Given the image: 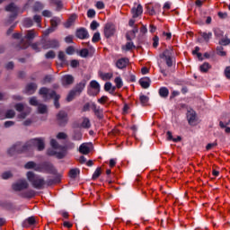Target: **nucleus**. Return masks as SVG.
Here are the masks:
<instances>
[{
	"label": "nucleus",
	"mask_w": 230,
	"mask_h": 230,
	"mask_svg": "<svg viewBox=\"0 0 230 230\" xmlns=\"http://www.w3.org/2000/svg\"><path fill=\"white\" fill-rule=\"evenodd\" d=\"M199 69H200L201 73H208V71H209V69H211V65H209V63H204L203 65H201L199 66Z\"/></svg>",
	"instance_id": "nucleus-36"
},
{
	"label": "nucleus",
	"mask_w": 230,
	"mask_h": 230,
	"mask_svg": "<svg viewBox=\"0 0 230 230\" xmlns=\"http://www.w3.org/2000/svg\"><path fill=\"white\" fill-rule=\"evenodd\" d=\"M87 108L93 110L94 115L96 116V118H98V119H103V109L98 108V106H96V103L88 102Z\"/></svg>",
	"instance_id": "nucleus-10"
},
{
	"label": "nucleus",
	"mask_w": 230,
	"mask_h": 230,
	"mask_svg": "<svg viewBox=\"0 0 230 230\" xmlns=\"http://www.w3.org/2000/svg\"><path fill=\"white\" fill-rule=\"evenodd\" d=\"M29 145L31 150V148L36 146L40 152H42V150L46 148V145L44 144V138H32L29 140Z\"/></svg>",
	"instance_id": "nucleus-7"
},
{
	"label": "nucleus",
	"mask_w": 230,
	"mask_h": 230,
	"mask_svg": "<svg viewBox=\"0 0 230 230\" xmlns=\"http://www.w3.org/2000/svg\"><path fill=\"white\" fill-rule=\"evenodd\" d=\"M151 82L150 77H143L139 80V84L143 89H148Z\"/></svg>",
	"instance_id": "nucleus-23"
},
{
	"label": "nucleus",
	"mask_w": 230,
	"mask_h": 230,
	"mask_svg": "<svg viewBox=\"0 0 230 230\" xmlns=\"http://www.w3.org/2000/svg\"><path fill=\"white\" fill-rule=\"evenodd\" d=\"M170 94V91L166 87H161L159 89V95L161 98H168V95Z\"/></svg>",
	"instance_id": "nucleus-32"
},
{
	"label": "nucleus",
	"mask_w": 230,
	"mask_h": 230,
	"mask_svg": "<svg viewBox=\"0 0 230 230\" xmlns=\"http://www.w3.org/2000/svg\"><path fill=\"white\" fill-rule=\"evenodd\" d=\"M225 76L227 80H230V66H226L225 69Z\"/></svg>",
	"instance_id": "nucleus-64"
},
{
	"label": "nucleus",
	"mask_w": 230,
	"mask_h": 230,
	"mask_svg": "<svg viewBox=\"0 0 230 230\" xmlns=\"http://www.w3.org/2000/svg\"><path fill=\"white\" fill-rule=\"evenodd\" d=\"M35 217H30L29 218L23 221L22 227H30V226H35Z\"/></svg>",
	"instance_id": "nucleus-24"
},
{
	"label": "nucleus",
	"mask_w": 230,
	"mask_h": 230,
	"mask_svg": "<svg viewBox=\"0 0 230 230\" xmlns=\"http://www.w3.org/2000/svg\"><path fill=\"white\" fill-rule=\"evenodd\" d=\"M129 60L127 58H121L116 62V66L118 69H125L128 64Z\"/></svg>",
	"instance_id": "nucleus-20"
},
{
	"label": "nucleus",
	"mask_w": 230,
	"mask_h": 230,
	"mask_svg": "<svg viewBox=\"0 0 230 230\" xmlns=\"http://www.w3.org/2000/svg\"><path fill=\"white\" fill-rule=\"evenodd\" d=\"M96 16V11L94 9H90L87 11V17H90V19H93V17Z\"/></svg>",
	"instance_id": "nucleus-60"
},
{
	"label": "nucleus",
	"mask_w": 230,
	"mask_h": 230,
	"mask_svg": "<svg viewBox=\"0 0 230 230\" xmlns=\"http://www.w3.org/2000/svg\"><path fill=\"white\" fill-rule=\"evenodd\" d=\"M28 46H30V43L25 41L24 39H22L20 43H18L15 48L16 49H28Z\"/></svg>",
	"instance_id": "nucleus-29"
},
{
	"label": "nucleus",
	"mask_w": 230,
	"mask_h": 230,
	"mask_svg": "<svg viewBox=\"0 0 230 230\" xmlns=\"http://www.w3.org/2000/svg\"><path fill=\"white\" fill-rule=\"evenodd\" d=\"M131 13L133 15V19H137V17L143 13V5L139 4L137 7H133L131 9Z\"/></svg>",
	"instance_id": "nucleus-18"
},
{
	"label": "nucleus",
	"mask_w": 230,
	"mask_h": 230,
	"mask_svg": "<svg viewBox=\"0 0 230 230\" xmlns=\"http://www.w3.org/2000/svg\"><path fill=\"white\" fill-rule=\"evenodd\" d=\"M80 154H84V155H87V144L84 143L79 147Z\"/></svg>",
	"instance_id": "nucleus-45"
},
{
	"label": "nucleus",
	"mask_w": 230,
	"mask_h": 230,
	"mask_svg": "<svg viewBox=\"0 0 230 230\" xmlns=\"http://www.w3.org/2000/svg\"><path fill=\"white\" fill-rule=\"evenodd\" d=\"M61 84L63 87H69V85L75 84V77L71 75H66L62 77Z\"/></svg>",
	"instance_id": "nucleus-17"
},
{
	"label": "nucleus",
	"mask_w": 230,
	"mask_h": 230,
	"mask_svg": "<svg viewBox=\"0 0 230 230\" xmlns=\"http://www.w3.org/2000/svg\"><path fill=\"white\" fill-rule=\"evenodd\" d=\"M67 113L64 111H60L57 114V121L59 127H66L67 125Z\"/></svg>",
	"instance_id": "nucleus-12"
},
{
	"label": "nucleus",
	"mask_w": 230,
	"mask_h": 230,
	"mask_svg": "<svg viewBox=\"0 0 230 230\" xmlns=\"http://www.w3.org/2000/svg\"><path fill=\"white\" fill-rule=\"evenodd\" d=\"M38 112L39 114H47L48 106L46 104H38Z\"/></svg>",
	"instance_id": "nucleus-35"
},
{
	"label": "nucleus",
	"mask_w": 230,
	"mask_h": 230,
	"mask_svg": "<svg viewBox=\"0 0 230 230\" xmlns=\"http://www.w3.org/2000/svg\"><path fill=\"white\" fill-rule=\"evenodd\" d=\"M217 54L219 55V57H226V53L224 51L223 46L217 47Z\"/></svg>",
	"instance_id": "nucleus-48"
},
{
	"label": "nucleus",
	"mask_w": 230,
	"mask_h": 230,
	"mask_svg": "<svg viewBox=\"0 0 230 230\" xmlns=\"http://www.w3.org/2000/svg\"><path fill=\"white\" fill-rule=\"evenodd\" d=\"M35 37H37V31H35V30H31V31H27L24 39H26V40L30 41V40H33V39H35Z\"/></svg>",
	"instance_id": "nucleus-25"
},
{
	"label": "nucleus",
	"mask_w": 230,
	"mask_h": 230,
	"mask_svg": "<svg viewBox=\"0 0 230 230\" xmlns=\"http://www.w3.org/2000/svg\"><path fill=\"white\" fill-rule=\"evenodd\" d=\"M102 80H111L112 78V73H100Z\"/></svg>",
	"instance_id": "nucleus-42"
},
{
	"label": "nucleus",
	"mask_w": 230,
	"mask_h": 230,
	"mask_svg": "<svg viewBox=\"0 0 230 230\" xmlns=\"http://www.w3.org/2000/svg\"><path fill=\"white\" fill-rule=\"evenodd\" d=\"M99 27H100V23H98V22L96 21H93L92 23L90 24V28L91 30H93V31L98 30Z\"/></svg>",
	"instance_id": "nucleus-53"
},
{
	"label": "nucleus",
	"mask_w": 230,
	"mask_h": 230,
	"mask_svg": "<svg viewBox=\"0 0 230 230\" xmlns=\"http://www.w3.org/2000/svg\"><path fill=\"white\" fill-rule=\"evenodd\" d=\"M41 45H42V49H55V48H59L60 43L58 42V40H46L45 39L41 40Z\"/></svg>",
	"instance_id": "nucleus-6"
},
{
	"label": "nucleus",
	"mask_w": 230,
	"mask_h": 230,
	"mask_svg": "<svg viewBox=\"0 0 230 230\" xmlns=\"http://www.w3.org/2000/svg\"><path fill=\"white\" fill-rule=\"evenodd\" d=\"M101 175H102V167H98L93 172L92 179L93 181H96V179H98V177H100Z\"/></svg>",
	"instance_id": "nucleus-41"
},
{
	"label": "nucleus",
	"mask_w": 230,
	"mask_h": 230,
	"mask_svg": "<svg viewBox=\"0 0 230 230\" xmlns=\"http://www.w3.org/2000/svg\"><path fill=\"white\" fill-rule=\"evenodd\" d=\"M47 155L50 156L56 155L58 159H64L66 157V147H63L62 152H57L55 149L49 148L47 150Z\"/></svg>",
	"instance_id": "nucleus-16"
},
{
	"label": "nucleus",
	"mask_w": 230,
	"mask_h": 230,
	"mask_svg": "<svg viewBox=\"0 0 230 230\" xmlns=\"http://www.w3.org/2000/svg\"><path fill=\"white\" fill-rule=\"evenodd\" d=\"M27 179L29 182H31L32 188H35L36 190H42V188H44L46 185V181L44 178L33 172L30 171L27 172Z\"/></svg>",
	"instance_id": "nucleus-1"
},
{
	"label": "nucleus",
	"mask_w": 230,
	"mask_h": 230,
	"mask_svg": "<svg viewBox=\"0 0 230 230\" xmlns=\"http://www.w3.org/2000/svg\"><path fill=\"white\" fill-rule=\"evenodd\" d=\"M77 17L78 16L76 14L73 13L64 23L65 28H71V26L75 24V21H76Z\"/></svg>",
	"instance_id": "nucleus-22"
},
{
	"label": "nucleus",
	"mask_w": 230,
	"mask_h": 230,
	"mask_svg": "<svg viewBox=\"0 0 230 230\" xmlns=\"http://www.w3.org/2000/svg\"><path fill=\"white\" fill-rule=\"evenodd\" d=\"M136 49V45H134V42H127L125 47H122V49H125V51H130V49Z\"/></svg>",
	"instance_id": "nucleus-40"
},
{
	"label": "nucleus",
	"mask_w": 230,
	"mask_h": 230,
	"mask_svg": "<svg viewBox=\"0 0 230 230\" xmlns=\"http://www.w3.org/2000/svg\"><path fill=\"white\" fill-rule=\"evenodd\" d=\"M12 118H15V111L13 110H8L4 116L0 117V119H12Z\"/></svg>",
	"instance_id": "nucleus-28"
},
{
	"label": "nucleus",
	"mask_w": 230,
	"mask_h": 230,
	"mask_svg": "<svg viewBox=\"0 0 230 230\" xmlns=\"http://www.w3.org/2000/svg\"><path fill=\"white\" fill-rule=\"evenodd\" d=\"M58 24H60V19L54 17L53 19L50 20V30H53V31H55V30H57V28H58Z\"/></svg>",
	"instance_id": "nucleus-26"
},
{
	"label": "nucleus",
	"mask_w": 230,
	"mask_h": 230,
	"mask_svg": "<svg viewBox=\"0 0 230 230\" xmlns=\"http://www.w3.org/2000/svg\"><path fill=\"white\" fill-rule=\"evenodd\" d=\"M50 145L55 150L62 149V151H64V147L60 146V145H58V142H57L55 139H51Z\"/></svg>",
	"instance_id": "nucleus-38"
},
{
	"label": "nucleus",
	"mask_w": 230,
	"mask_h": 230,
	"mask_svg": "<svg viewBox=\"0 0 230 230\" xmlns=\"http://www.w3.org/2000/svg\"><path fill=\"white\" fill-rule=\"evenodd\" d=\"M14 67L15 64L13 63V61H10L7 64H5V69H7V71H12Z\"/></svg>",
	"instance_id": "nucleus-52"
},
{
	"label": "nucleus",
	"mask_w": 230,
	"mask_h": 230,
	"mask_svg": "<svg viewBox=\"0 0 230 230\" xmlns=\"http://www.w3.org/2000/svg\"><path fill=\"white\" fill-rule=\"evenodd\" d=\"M34 196H35V190H27L23 194V197H25V199H33Z\"/></svg>",
	"instance_id": "nucleus-44"
},
{
	"label": "nucleus",
	"mask_w": 230,
	"mask_h": 230,
	"mask_svg": "<svg viewBox=\"0 0 230 230\" xmlns=\"http://www.w3.org/2000/svg\"><path fill=\"white\" fill-rule=\"evenodd\" d=\"M41 42H42V40H40V42L32 43V44H31V48L34 51H36V53H39V52H40V48L39 46H40V44H42Z\"/></svg>",
	"instance_id": "nucleus-39"
},
{
	"label": "nucleus",
	"mask_w": 230,
	"mask_h": 230,
	"mask_svg": "<svg viewBox=\"0 0 230 230\" xmlns=\"http://www.w3.org/2000/svg\"><path fill=\"white\" fill-rule=\"evenodd\" d=\"M33 21L34 22H37L38 26L40 28V22L42 21V18L40 17V15H38V14L34 15Z\"/></svg>",
	"instance_id": "nucleus-61"
},
{
	"label": "nucleus",
	"mask_w": 230,
	"mask_h": 230,
	"mask_svg": "<svg viewBox=\"0 0 230 230\" xmlns=\"http://www.w3.org/2000/svg\"><path fill=\"white\" fill-rule=\"evenodd\" d=\"M139 100L142 105H146L148 103L149 98L146 95H140Z\"/></svg>",
	"instance_id": "nucleus-50"
},
{
	"label": "nucleus",
	"mask_w": 230,
	"mask_h": 230,
	"mask_svg": "<svg viewBox=\"0 0 230 230\" xmlns=\"http://www.w3.org/2000/svg\"><path fill=\"white\" fill-rule=\"evenodd\" d=\"M31 150L30 141L22 144V142H17L11 148L8 149L7 153L12 156L15 154H22L23 152H28Z\"/></svg>",
	"instance_id": "nucleus-2"
},
{
	"label": "nucleus",
	"mask_w": 230,
	"mask_h": 230,
	"mask_svg": "<svg viewBox=\"0 0 230 230\" xmlns=\"http://www.w3.org/2000/svg\"><path fill=\"white\" fill-rule=\"evenodd\" d=\"M58 60H60L61 64V67H64V66H67V58H66V52L60 50L58 54Z\"/></svg>",
	"instance_id": "nucleus-21"
},
{
	"label": "nucleus",
	"mask_w": 230,
	"mask_h": 230,
	"mask_svg": "<svg viewBox=\"0 0 230 230\" xmlns=\"http://www.w3.org/2000/svg\"><path fill=\"white\" fill-rule=\"evenodd\" d=\"M32 24H33V20H31V18L24 19L23 26H25V28H31Z\"/></svg>",
	"instance_id": "nucleus-46"
},
{
	"label": "nucleus",
	"mask_w": 230,
	"mask_h": 230,
	"mask_svg": "<svg viewBox=\"0 0 230 230\" xmlns=\"http://www.w3.org/2000/svg\"><path fill=\"white\" fill-rule=\"evenodd\" d=\"M14 109H15L18 112H23L24 111H26V107H24V104H22V103H17V104H15Z\"/></svg>",
	"instance_id": "nucleus-47"
},
{
	"label": "nucleus",
	"mask_w": 230,
	"mask_h": 230,
	"mask_svg": "<svg viewBox=\"0 0 230 230\" xmlns=\"http://www.w3.org/2000/svg\"><path fill=\"white\" fill-rule=\"evenodd\" d=\"M100 32H95L93 36L92 41L96 43V42H100Z\"/></svg>",
	"instance_id": "nucleus-62"
},
{
	"label": "nucleus",
	"mask_w": 230,
	"mask_h": 230,
	"mask_svg": "<svg viewBox=\"0 0 230 230\" xmlns=\"http://www.w3.org/2000/svg\"><path fill=\"white\" fill-rule=\"evenodd\" d=\"M115 84L117 89H121L123 87V81L121 80V77H116Z\"/></svg>",
	"instance_id": "nucleus-49"
},
{
	"label": "nucleus",
	"mask_w": 230,
	"mask_h": 230,
	"mask_svg": "<svg viewBox=\"0 0 230 230\" xmlns=\"http://www.w3.org/2000/svg\"><path fill=\"white\" fill-rule=\"evenodd\" d=\"M50 3L52 4H56L58 12H60V9L63 8V6H64L62 4V1H60V0H50Z\"/></svg>",
	"instance_id": "nucleus-37"
},
{
	"label": "nucleus",
	"mask_w": 230,
	"mask_h": 230,
	"mask_svg": "<svg viewBox=\"0 0 230 230\" xmlns=\"http://www.w3.org/2000/svg\"><path fill=\"white\" fill-rule=\"evenodd\" d=\"M39 93L43 96L45 102H48V100H51V98L56 96L57 92L48 89L47 87H41Z\"/></svg>",
	"instance_id": "nucleus-9"
},
{
	"label": "nucleus",
	"mask_w": 230,
	"mask_h": 230,
	"mask_svg": "<svg viewBox=\"0 0 230 230\" xmlns=\"http://www.w3.org/2000/svg\"><path fill=\"white\" fill-rule=\"evenodd\" d=\"M75 37H77V39H85L87 37V31L84 28L78 29L75 32Z\"/></svg>",
	"instance_id": "nucleus-27"
},
{
	"label": "nucleus",
	"mask_w": 230,
	"mask_h": 230,
	"mask_svg": "<svg viewBox=\"0 0 230 230\" xmlns=\"http://www.w3.org/2000/svg\"><path fill=\"white\" fill-rule=\"evenodd\" d=\"M229 44H230V40H229V38L222 39V40L219 41V45H220V46H229Z\"/></svg>",
	"instance_id": "nucleus-58"
},
{
	"label": "nucleus",
	"mask_w": 230,
	"mask_h": 230,
	"mask_svg": "<svg viewBox=\"0 0 230 230\" xmlns=\"http://www.w3.org/2000/svg\"><path fill=\"white\" fill-rule=\"evenodd\" d=\"M43 172H47V173H51L52 175H57V169L53 166V164L49 162L42 163Z\"/></svg>",
	"instance_id": "nucleus-15"
},
{
	"label": "nucleus",
	"mask_w": 230,
	"mask_h": 230,
	"mask_svg": "<svg viewBox=\"0 0 230 230\" xmlns=\"http://www.w3.org/2000/svg\"><path fill=\"white\" fill-rule=\"evenodd\" d=\"M37 84L35 83H30L25 87V93L26 94H35V92L37 91Z\"/></svg>",
	"instance_id": "nucleus-19"
},
{
	"label": "nucleus",
	"mask_w": 230,
	"mask_h": 230,
	"mask_svg": "<svg viewBox=\"0 0 230 230\" xmlns=\"http://www.w3.org/2000/svg\"><path fill=\"white\" fill-rule=\"evenodd\" d=\"M75 47L73 46H69L66 49V55H75Z\"/></svg>",
	"instance_id": "nucleus-56"
},
{
	"label": "nucleus",
	"mask_w": 230,
	"mask_h": 230,
	"mask_svg": "<svg viewBox=\"0 0 230 230\" xmlns=\"http://www.w3.org/2000/svg\"><path fill=\"white\" fill-rule=\"evenodd\" d=\"M4 10L5 12L11 13L7 22H13V21L17 19V15H19V7L15 4V3H11L5 6Z\"/></svg>",
	"instance_id": "nucleus-4"
},
{
	"label": "nucleus",
	"mask_w": 230,
	"mask_h": 230,
	"mask_svg": "<svg viewBox=\"0 0 230 230\" xmlns=\"http://www.w3.org/2000/svg\"><path fill=\"white\" fill-rule=\"evenodd\" d=\"M29 187H30V184L26 180H19L13 184V190L14 191H22V190H28Z\"/></svg>",
	"instance_id": "nucleus-8"
},
{
	"label": "nucleus",
	"mask_w": 230,
	"mask_h": 230,
	"mask_svg": "<svg viewBox=\"0 0 230 230\" xmlns=\"http://www.w3.org/2000/svg\"><path fill=\"white\" fill-rule=\"evenodd\" d=\"M90 89H93V92L89 90L88 94L90 96H98L100 94V84L97 81L90 82Z\"/></svg>",
	"instance_id": "nucleus-14"
},
{
	"label": "nucleus",
	"mask_w": 230,
	"mask_h": 230,
	"mask_svg": "<svg viewBox=\"0 0 230 230\" xmlns=\"http://www.w3.org/2000/svg\"><path fill=\"white\" fill-rule=\"evenodd\" d=\"M200 37H202L203 40L205 42H209V40L211 39V37H213V33L212 32H202L201 31L199 32Z\"/></svg>",
	"instance_id": "nucleus-31"
},
{
	"label": "nucleus",
	"mask_w": 230,
	"mask_h": 230,
	"mask_svg": "<svg viewBox=\"0 0 230 230\" xmlns=\"http://www.w3.org/2000/svg\"><path fill=\"white\" fill-rule=\"evenodd\" d=\"M31 112V108L26 107V110L18 114L17 118L19 119H26V117Z\"/></svg>",
	"instance_id": "nucleus-30"
},
{
	"label": "nucleus",
	"mask_w": 230,
	"mask_h": 230,
	"mask_svg": "<svg viewBox=\"0 0 230 230\" xmlns=\"http://www.w3.org/2000/svg\"><path fill=\"white\" fill-rule=\"evenodd\" d=\"M227 125H230V118H228L227 120H225V121H219V127L221 128H226V127H227Z\"/></svg>",
	"instance_id": "nucleus-57"
},
{
	"label": "nucleus",
	"mask_w": 230,
	"mask_h": 230,
	"mask_svg": "<svg viewBox=\"0 0 230 230\" xmlns=\"http://www.w3.org/2000/svg\"><path fill=\"white\" fill-rule=\"evenodd\" d=\"M106 39H111L116 33V27L112 23H106L103 30Z\"/></svg>",
	"instance_id": "nucleus-11"
},
{
	"label": "nucleus",
	"mask_w": 230,
	"mask_h": 230,
	"mask_svg": "<svg viewBox=\"0 0 230 230\" xmlns=\"http://www.w3.org/2000/svg\"><path fill=\"white\" fill-rule=\"evenodd\" d=\"M187 119L189 125L195 127V125H197V122L199 121V119H197V112H195V111L193 110L189 111L187 112Z\"/></svg>",
	"instance_id": "nucleus-13"
},
{
	"label": "nucleus",
	"mask_w": 230,
	"mask_h": 230,
	"mask_svg": "<svg viewBox=\"0 0 230 230\" xmlns=\"http://www.w3.org/2000/svg\"><path fill=\"white\" fill-rule=\"evenodd\" d=\"M160 58H164L165 64L168 67L173 66V49L169 48L160 54Z\"/></svg>",
	"instance_id": "nucleus-5"
},
{
	"label": "nucleus",
	"mask_w": 230,
	"mask_h": 230,
	"mask_svg": "<svg viewBox=\"0 0 230 230\" xmlns=\"http://www.w3.org/2000/svg\"><path fill=\"white\" fill-rule=\"evenodd\" d=\"M56 56L57 55L55 54V51H53V50H49L45 55L46 58H55Z\"/></svg>",
	"instance_id": "nucleus-63"
},
{
	"label": "nucleus",
	"mask_w": 230,
	"mask_h": 230,
	"mask_svg": "<svg viewBox=\"0 0 230 230\" xmlns=\"http://www.w3.org/2000/svg\"><path fill=\"white\" fill-rule=\"evenodd\" d=\"M30 105H32L33 107H39V101H37V97H31L30 99Z\"/></svg>",
	"instance_id": "nucleus-51"
},
{
	"label": "nucleus",
	"mask_w": 230,
	"mask_h": 230,
	"mask_svg": "<svg viewBox=\"0 0 230 230\" xmlns=\"http://www.w3.org/2000/svg\"><path fill=\"white\" fill-rule=\"evenodd\" d=\"M85 89V81H83L76 84L73 90H71L66 97V102H73L76 96H80L82 91Z\"/></svg>",
	"instance_id": "nucleus-3"
},
{
	"label": "nucleus",
	"mask_w": 230,
	"mask_h": 230,
	"mask_svg": "<svg viewBox=\"0 0 230 230\" xmlns=\"http://www.w3.org/2000/svg\"><path fill=\"white\" fill-rule=\"evenodd\" d=\"M94 152V146H93V143H87V155L93 154Z\"/></svg>",
	"instance_id": "nucleus-59"
},
{
	"label": "nucleus",
	"mask_w": 230,
	"mask_h": 230,
	"mask_svg": "<svg viewBox=\"0 0 230 230\" xmlns=\"http://www.w3.org/2000/svg\"><path fill=\"white\" fill-rule=\"evenodd\" d=\"M35 166H37V164H35V162H28L24 167L26 168V170H31L35 168Z\"/></svg>",
	"instance_id": "nucleus-54"
},
{
	"label": "nucleus",
	"mask_w": 230,
	"mask_h": 230,
	"mask_svg": "<svg viewBox=\"0 0 230 230\" xmlns=\"http://www.w3.org/2000/svg\"><path fill=\"white\" fill-rule=\"evenodd\" d=\"M80 173V169L78 168H74L71 169L68 172V175L70 177V179H75L76 176Z\"/></svg>",
	"instance_id": "nucleus-34"
},
{
	"label": "nucleus",
	"mask_w": 230,
	"mask_h": 230,
	"mask_svg": "<svg viewBox=\"0 0 230 230\" xmlns=\"http://www.w3.org/2000/svg\"><path fill=\"white\" fill-rule=\"evenodd\" d=\"M53 99L56 109H60V102H58V100H60V94H57L56 93V95H54Z\"/></svg>",
	"instance_id": "nucleus-43"
},
{
	"label": "nucleus",
	"mask_w": 230,
	"mask_h": 230,
	"mask_svg": "<svg viewBox=\"0 0 230 230\" xmlns=\"http://www.w3.org/2000/svg\"><path fill=\"white\" fill-rule=\"evenodd\" d=\"M40 10H44V4L42 2H35L33 5V12H40Z\"/></svg>",
	"instance_id": "nucleus-33"
},
{
	"label": "nucleus",
	"mask_w": 230,
	"mask_h": 230,
	"mask_svg": "<svg viewBox=\"0 0 230 230\" xmlns=\"http://www.w3.org/2000/svg\"><path fill=\"white\" fill-rule=\"evenodd\" d=\"M60 180L58 178L50 179L47 181V186H53V184H57V182H59Z\"/></svg>",
	"instance_id": "nucleus-55"
}]
</instances>
